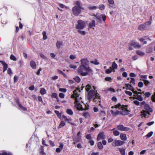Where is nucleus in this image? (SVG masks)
Returning <instances> with one entry per match:
<instances>
[{
  "label": "nucleus",
  "mask_w": 155,
  "mask_h": 155,
  "mask_svg": "<svg viewBox=\"0 0 155 155\" xmlns=\"http://www.w3.org/2000/svg\"><path fill=\"white\" fill-rule=\"evenodd\" d=\"M77 22L78 24L76 26V28L77 29H83L86 26L85 23L82 20H79Z\"/></svg>",
  "instance_id": "nucleus-6"
},
{
  "label": "nucleus",
  "mask_w": 155,
  "mask_h": 155,
  "mask_svg": "<svg viewBox=\"0 0 155 155\" xmlns=\"http://www.w3.org/2000/svg\"><path fill=\"white\" fill-rule=\"evenodd\" d=\"M0 62L3 65V72H5L7 69L8 65L5 61H0Z\"/></svg>",
  "instance_id": "nucleus-11"
},
{
  "label": "nucleus",
  "mask_w": 155,
  "mask_h": 155,
  "mask_svg": "<svg viewBox=\"0 0 155 155\" xmlns=\"http://www.w3.org/2000/svg\"><path fill=\"white\" fill-rule=\"evenodd\" d=\"M151 24V22L150 21H148L147 22H146L144 24H143L144 25H145V27L146 28V29L148 28H149Z\"/></svg>",
  "instance_id": "nucleus-27"
},
{
  "label": "nucleus",
  "mask_w": 155,
  "mask_h": 155,
  "mask_svg": "<svg viewBox=\"0 0 155 155\" xmlns=\"http://www.w3.org/2000/svg\"><path fill=\"white\" fill-rule=\"evenodd\" d=\"M95 95V91L93 90H91L88 93V95L87 97L88 99L90 100L92 98H94V101H96L94 98Z\"/></svg>",
  "instance_id": "nucleus-9"
},
{
  "label": "nucleus",
  "mask_w": 155,
  "mask_h": 155,
  "mask_svg": "<svg viewBox=\"0 0 155 155\" xmlns=\"http://www.w3.org/2000/svg\"><path fill=\"white\" fill-rule=\"evenodd\" d=\"M60 91L64 93H65L67 91V90L65 88H60L59 89Z\"/></svg>",
  "instance_id": "nucleus-54"
},
{
  "label": "nucleus",
  "mask_w": 155,
  "mask_h": 155,
  "mask_svg": "<svg viewBox=\"0 0 155 155\" xmlns=\"http://www.w3.org/2000/svg\"><path fill=\"white\" fill-rule=\"evenodd\" d=\"M137 54L140 56H143L144 55L145 53L143 52L142 51L140 50H137L136 51Z\"/></svg>",
  "instance_id": "nucleus-24"
},
{
  "label": "nucleus",
  "mask_w": 155,
  "mask_h": 155,
  "mask_svg": "<svg viewBox=\"0 0 155 155\" xmlns=\"http://www.w3.org/2000/svg\"><path fill=\"white\" fill-rule=\"evenodd\" d=\"M125 92L126 94L129 95V96H131L132 95V93L131 92L125 91Z\"/></svg>",
  "instance_id": "nucleus-55"
},
{
  "label": "nucleus",
  "mask_w": 155,
  "mask_h": 155,
  "mask_svg": "<svg viewBox=\"0 0 155 155\" xmlns=\"http://www.w3.org/2000/svg\"><path fill=\"white\" fill-rule=\"evenodd\" d=\"M97 8V7L96 6H90L88 7V8L90 10H95Z\"/></svg>",
  "instance_id": "nucleus-33"
},
{
  "label": "nucleus",
  "mask_w": 155,
  "mask_h": 155,
  "mask_svg": "<svg viewBox=\"0 0 155 155\" xmlns=\"http://www.w3.org/2000/svg\"><path fill=\"white\" fill-rule=\"evenodd\" d=\"M51 97L52 98H55L56 99H58V94L56 93H52Z\"/></svg>",
  "instance_id": "nucleus-31"
},
{
  "label": "nucleus",
  "mask_w": 155,
  "mask_h": 155,
  "mask_svg": "<svg viewBox=\"0 0 155 155\" xmlns=\"http://www.w3.org/2000/svg\"><path fill=\"white\" fill-rule=\"evenodd\" d=\"M40 92L41 95H44L46 94V91L44 88H41L40 90Z\"/></svg>",
  "instance_id": "nucleus-28"
},
{
  "label": "nucleus",
  "mask_w": 155,
  "mask_h": 155,
  "mask_svg": "<svg viewBox=\"0 0 155 155\" xmlns=\"http://www.w3.org/2000/svg\"><path fill=\"white\" fill-rule=\"evenodd\" d=\"M84 116L86 118H88L90 115L89 113L87 112H84L83 113Z\"/></svg>",
  "instance_id": "nucleus-35"
},
{
  "label": "nucleus",
  "mask_w": 155,
  "mask_h": 155,
  "mask_svg": "<svg viewBox=\"0 0 155 155\" xmlns=\"http://www.w3.org/2000/svg\"><path fill=\"white\" fill-rule=\"evenodd\" d=\"M56 46L58 49L61 48L63 46V42L61 41H58L56 44Z\"/></svg>",
  "instance_id": "nucleus-15"
},
{
  "label": "nucleus",
  "mask_w": 155,
  "mask_h": 155,
  "mask_svg": "<svg viewBox=\"0 0 155 155\" xmlns=\"http://www.w3.org/2000/svg\"><path fill=\"white\" fill-rule=\"evenodd\" d=\"M30 65L31 67L32 68V69H36V64L35 62L34 61H31L30 62Z\"/></svg>",
  "instance_id": "nucleus-14"
},
{
  "label": "nucleus",
  "mask_w": 155,
  "mask_h": 155,
  "mask_svg": "<svg viewBox=\"0 0 155 155\" xmlns=\"http://www.w3.org/2000/svg\"><path fill=\"white\" fill-rule=\"evenodd\" d=\"M105 113L104 111L102 110L101 111L100 114V115L101 116H105Z\"/></svg>",
  "instance_id": "nucleus-61"
},
{
  "label": "nucleus",
  "mask_w": 155,
  "mask_h": 155,
  "mask_svg": "<svg viewBox=\"0 0 155 155\" xmlns=\"http://www.w3.org/2000/svg\"><path fill=\"white\" fill-rule=\"evenodd\" d=\"M152 99L153 101H155V93L152 96Z\"/></svg>",
  "instance_id": "nucleus-64"
},
{
  "label": "nucleus",
  "mask_w": 155,
  "mask_h": 155,
  "mask_svg": "<svg viewBox=\"0 0 155 155\" xmlns=\"http://www.w3.org/2000/svg\"><path fill=\"white\" fill-rule=\"evenodd\" d=\"M130 83L133 84H135V80L134 78H131Z\"/></svg>",
  "instance_id": "nucleus-60"
},
{
  "label": "nucleus",
  "mask_w": 155,
  "mask_h": 155,
  "mask_svg": "<svg viewBox=\"0 0 155 155\" xmlns=\"http://www.w3.org/2000/svg\"><path fill=\"white\" fill-rule=\"evenodd\" d=\"M69 67L70 68H72L74 70H75L77 68V66L71 64L69 65Z\"/></svg>",
  "instance_id": "nucleus-40"
},
{
  "label": "nucleus",
  "mask_w": 155,
  "mask_h": 155,
  "mask_svg": "<svg viewBox=\"0 0 155 155\" xmlns=\"http://www.w3.org/2000/svg\"><path fill=\"white\" fill-rule=\"evenodd\" d=\"M142 80L144 81L145 85L146 86H147L150 83V82L148 81L145 79H143Z\"/></svg>",
  "instance_id": "nucleus-46"
},
{
  "label": "nucleus",
  "mask_w": 155,
  "mask_h": 155,
  "mask_svg": "<svg viewBox=\"0 0 155 155\" xmlns=\"http://www.w3.org/2000/svg\"><path fill=\"white\" fill-rule=\"evenodd\" d=\"M69 58L71 60H74L76 58V56L74 54H71L69 56Z\"/></svg>",
  "instance_id": "nucleus-44"
},
{
  "label": "nucleus",
  "mask_w": 155,
  "mask_h": 155,
  "mask_svg": "<svg viewBox=\"0 0 155 155\" xmlns=\"http://www.w3.org/2000/svg\"><path fill=\"white\" fill-rule=\"evenodd\" d=\"M54 112L59 118H61V114L58 111L55 110L54 111Z\"/></svg>",
  "instance_id": "nucleus-50"
},
{
  "label": "nucleus",
  "mask_w": 155,
  "mask_h": 155,
  "mask_svg": "<svg viewBox=\"0 0 155 155\" xmlns=\"http://www.w3.org/2000/svg\"><path fill=\"white\" fill-rule=\"evenodd\" d=\"M61 119L64 120L65 121L68 122V123H70V121H71V119L68 118L67 117L64 115H63L62 116Z\"/></svg>",
  "instance_id": "nucleus-18"
},
{
  "label": "nucleus",
  "mask_w": 155,
  "mask_h": 155,
  "mask_svg": "<svg viewBox=\"0 0 155 155\" xmlns=\"http://www.w3.org/2000/svg\"><path fill=\"white\" fill-rule=\"evenodd\" d=\"M138 57L137 55L134 56L132 57V59L134 60H136L138 59Z\"/></svg>",
  "instance_id": "nucleus-62"
},
{
  "label": "nucleus",
  "mask_w": 155,
  "mask_h": 155,
  "mask_svg": "<svg viewBox=\"0 0 155 155\" xmlns=\"http://www.w3.org/2000/svg\"><path fill=\"white\" fill-rule=\"evenodd\" d=\"M7 72L10 75H11L12 74V71L11 69L10 68H8V69Z\"/></svg>",
  "instance_id": "nucleus-52"
},
{
  "label": "nucleus",
  "mask_w": 155,
  "mask_h": 155,
  "mask_svg": "<svg viewBox=\"0 0 155 155\" xmlns=\"http://www.w3.org/2000/svg\"><path fill=\"white\" fill-rule=\"evenodd\" d=\"M134 103L136 104V105L138 106L139 105L140 103L139 102L137 101H134Z\"/></svg>",
  "instance_id": "nucleus-63"
},
{
  "label": "nucleus",
  "mask_w": 155,
  "mask_h": 155,
  "mask_svg": "<svg viewBox=\"0 0 155 155\" xmlns=\"http://www.w3.org/2000/svg\"><path fill=\"white\" fill-rule=\"evenodd\" d=\"M120 139L123 140L125 141L127 140L126 135L125 134L121 133L120 135Z\"/></svg>",
  "instance_id": "nucleus-16"
},
{
  "label": "nucleus",
  "mask_w": 155,
  "mask_h": 155,
  "mask_svg": "<svg viewBox=\"0 0 155 155\" xmlns=\"http://www.w3.org/2000/svg\"><path fill=\"white\" fill-rule=\"evenodd\" d=\"M90 63L91 64H93L96 65H98L99 64V63L97 61V59H95L93 61H91Z\"/></svg>",
  "instance_id": "nucleus-30"
},
{
  "label": "nucleus",
  "mask_w": 155,
  "mask_h": 155,
  "mask_svg": "<svg viewBox=\"0 0 155 155\" xmlns=\"http://www.w3.org/2000/svg\"><path fill=\"white\" fill-rule=\"evenodd\" d=\"M42 35L43 36V39L44 40H46L47 39V36L46 35V32L45 31H44L42 32Z\"/></svg>",
  "instance_id": "nucleus-29"
},
{
  "label": "nucleus",
  "mask_w": 155,
  "mask_h": 155,
  "mask_svg": "<svg viewBox=\"0 0 155 155\" xmlns=\"http://www.w3.org/2000/svg\"><path fill=\"white\" fill-rule=\"evenodd\" d=\"M113 71L112 68L110 67L108 69H107L105 71V73L107 74L110 73Z\"/></svg>",
  "instance_id": "nucleus-26"
},
{
  "label": "nucleus",
  "mask_w": 155,
  "mask_h": 155,
  "mask_svg": "<svg viewBox=\"0 0 155 155\" xmlns=\"http://www.w3.org/2000/svg\"><path fill=\"white\" fill-rule=\"evenodd\" d=\"M153 134V132H150L147 134L146 135V137L149 138Z\"/></svg>",
  "instance_id": "nucleus-49"
},
{
  "label": "nucleus",
  "mask_w": 155,
  "mask_h": 155,
  "mask_svg": "<svg viewBox=\"0 0 155 155\" xmlns=\"http://www.w3.org/2000/svg\"><path fill=\"white\" fill-rule=\"evenodd\" d=\"M144 109L145 110H143L141 112V115L145 117H148L150 115V112H152V109L150 107L149 105L147 104L145 105Z\"/></svg>",
  "instance_id": "nucleus-5"
},
{
  "label": "nucleus",
  "mask_w": 155,
  "mask_h": 155,
  "mask_svg": "<svg viewBox=\"0 0 155 155\" xmlns=\"http://www.w3.org/2000/svg\"><path fill=\"white\" fill-rule=\"evenodd\" d=\"M124 127L123 125H118L117 127V129L120 131H124Z\"/></svg>",
  "instance_id": "nucleus-22"
},
{
  "label": "nucleus",
  "mask_w": 155,
  "mask_h": 155,
  "mask_svg": "<svg viewBox=\"0 0 155 155\" xmlns=\"http://www.w3.org/2000/svg\"><path fill=\"white\" fill-rule=\"evenodd\" d=\"M40 57L42 59H45L46 58L45 56L42 53H40Z\"/></svg>",
  "instance_id": "nucleus-51"
},
{
  "label": "nucleus",
  "mask_w": 155,
  "mask_h": 155,
  "mask_svg": "<svg viewBox=\"0 0 155 155\" xmlns=\"http://www.w3.org/2000/svg\"><path fill=\"white\" fill-rule=\"evenodd\" d=\"M81 90L78 88L75 89L73 91V94L71 96V98L75 99L74 105L77 110H85L88 109L89 105L87 104H84V107L80 104V102H83L82 98L80 96V93Z\"/></svg>",
  "instance_id": "nucleus-2"
},
{
  "label": "nucleus",
  "mask_w": 155,
  "mask_h": 155,
  "mask_svg": "<svg viewBox=\"0 0 155 155\" xmlns=\"http://www.w3.org/2000/svg\"><path fill=\"white\" fill-rule=\"evenodd\" d=\"M141 45L139 43L136 42L134 48H140L141 47Z\"/></svg>",
  "instance_id": "nucleus-45"
},
{
  "label": "nucleus",
  "mask_w": 155,
  "mask_h": 155,
  "mask_svg": "<svg viewBox=\"0 0 155 155\" xmlns=\"http://www.w3.org/2000/svg\"><path fill=\"white\" fill-rule=\"evenodd\" d=\"M18 106L20 108V109L22 110H26V109L23 107L21 104H18Z\"/></svg>",
  "instance_id": "nucleus-41"
},
{
  "label": "nucleus",
  "mask_w": 155,
  "mask_h": 155,
  "mask_svg": "<svg viewBox=\"0 0 155 155\" xmlns=\"http://www.w3.org/2000/svg\"><path fill=\"white\" fill-rule=\"evenodd\" d=\"M10 59L14 61H16L17 59L15 57L13 54H11L10 56Z\"/></svg>",
  "instance_id": "nucleus-38"
},
{
  "label": "nucleus",
  "mask_w": 155,
  "mask_h": 155,
  "mask_svg": "<svg viewBox=\"0 0 155 155\" xmlns=\"http://www.w3.org/2000/svg\"><path fill=\"white\" fill-rule=\"evenodd\" d=\"M80 62L81 64L77 69L80 75L84 76L92 74L93 70L89 64V61L87 58L81 59Z\"/></svg>",
  "instance_id": "nucleus-1"
},
{
  "label": "nucleus",
  "mask_w": 155,
  "mask_h": 155,
  "mask_svg": "<svg viewBox=\"0 0 155 155\" xmlns=\"http://www.w3.org/2000/svg\"><path fill=\"white\" fill-rule=\"evenodd\" d=\"M59 144L60 145L59 147L57 148L56 150V151L57 153L60 152L62 150L64 146L63 143H60Z\"/></svg>",
  "instance_id": "nucleus-13"
},
{
  "label": "nucleus",
  "mask_w": 155,
  "mask_h": 155,
  "mask_svg": "<svg viewBox=\"0 0 155 155\" xmlns=\"http://www.w3.org/2000/svg\"><path fill=\"white\" fill-rule=\"evenodd\" d=\"M95 21L94 20H93L91 22L89 23V28H92L93 29H94L93 27L95 26Z\"/></svg>",
  "instance_id": "nucleus-12"
},
{
  "label": "nucleus",
  "mask_w": 155,
  "mask_h": 155,
  "mask_svg": "<svg viewBox=\"0 0 155 155\" xmlns=\"http://www.w3.org/2000/svg\"><path fill=\"white\" fill-rule=\"evenodd\" d=\"M64 94L62 93H60L59 94V96L61 98H64Z\"/></svg>",
  "instance_id": "nucleus-56"
},
{
  "label": "nucleus",
  "mask_w": 155,
  "mask_h": 155,
  "mask_svg": "<svg viewBox=\"0 0 155 155\" xmlns=\"http://www.w3.org/2000/svg\"><path fill=\"white\" fill-rule=\"evenodd\" d=\"M65 123L64 122V121H61V122L60 125L59 126V128H61L64 127L65 125Z\"/></svg>",
  "instance_id": "nucleus-32"
},
{
  "label": "nucleus",
  "mask_w": 155,
  "mask_h": 155,
  "mask_svg": "<svg viewBox=\"0 0 155 155\" xmlns=\"http://www.w3.org/2000/svg\"><path fill=\"white\" fill-rule=\"evenodd\" d=\"M105 138V136L104 135V133L103 132H101L98 134L97 138V140L98 141L104 139Z\"/></svg>",
  "instance_id": "nucleus-10"
},
{
  "label": "nucleus",
  "mask_w": 155,
  "mask_h": 155,
  "mask_svg": "<svg viewBox=\"0 0 155 155\" xmlns=\"http://www.w3.org/2000/svg\"><path fill=\"white\" fill-rule=\"evenodd\" d=\"M97 146L100 149H102L103 148V146L101 142H98L97 143Z\"/></svg>",
  "instance_id": "nucleus-34"
},
{
  "label": "nucleus",
  "mask_w": 155,
  "mask_h": 155,
  "mask_svg": "<svg viewBox=\"0 0 155 155\" xmlns=\"http://www.w3.org/2000/svg\"><path fill=\"white\" fill-rule=\"evenodd\" d=\"M125 87H126V89H129V88L132 87H133L132 86L131 84H125Z\"/></svg>",
  "instance_id": "nucleus-43"
},
{
  "label": "nucleus",
  "mask_w": 155,
  "mask_h": 155,
  "mask_svg": "<svg viewBox=\"0 0 155 155\" xmlns=\"http://www.w3.org/2000/svg\"><path fill=\"white\" fill-rule=\"evenodd\" d=\"M112 68L113 69V71L114 72L115 71L114 70V69H116L117 68V64L115 63V62H113L112 63Z\"/></svg>",
  "instance_id": "nucleus-21"
},
{
  "label": "nucleus",
  "mask_w": 155,
  "mask_h": 155,
  "mask_svg": "<svg viewBox=\"0 0 155 155\" xmlns=\"http://www.w3.org/2000/svg\"><path fill=\"white\" fill-rule=\"evenodd\" d=\"M145 26L143 24L140 25L138 26V29L140 31L146 29Z\"/></svg>",
  "instance_id": "nucleus-20"
},
{
  "label": "nucleus",
  "mask_w": 155,
  "mask_h": 155,
  "mask_svg": "<svg viewBox=\"0 0 155 155\" xmlns=\"http://www.w3.org/2000/svg\"><path fill=\"white\" fill-rule=\"evenodd\" d=\"M129 90L132 91L135 94H142V93H140L137 92L136 91H135L133 87H131L130 88H129Z\"/></svg>",
  "instance_id": "nucleus-23"
},
{
  "label": "nucleus",
  "mask_w": 155,
  "mask_h": 155,
  "mask_svg": "<svg viewBox=\"0 0 155 155\" xmlns=\"http://www.w3.org/2000/svg\"><path fill=\"white\" fill-rule=\"evenodd\" d=\"M86 138L87 139L90 140L91 138V135L90 134H87L86 136Z\"/></svg>",
  "instance_id": "nucleus-59"
},
{
  "label": "nucleus",
  "mask_w": 155,
  "mask_h": 155,
  "mask_svg": "<svg viewBox=\"0 0 155 155\" xmlns=\"http://www.w3.org/2000/svg\"><path fill=\"white\" fill-rule=\"evenodd\" d=\"M125 142L122 141L120 140H114L113 142L111 143V145L112 146L118 147L121 146Z\"/></svg>",
  "instance_id": "nucleus-8"
},
{
  "label": "nucleus",
  "mask_w": 155,
  "mask_h": 155,
  "mask_svg": "<svg viewBox=\"0 0 155 155\" xmlns=\"http://www.w3.org/2000/svg\"><path fill=\"white\" fill-rule=\"evenodd\" d=\"M114 140L112 138L110 137L108 139V143H110L113 142Z\"/></svg>",
  "instance_id": "nucleus-57"
},
{
  "label": "nucleus",
  "mask_w": 155,
  "mask_h": 155,
  "mask_svg": "<svg viewBox=\"0 0 155 155\" xmlns=\"http://www.w3.org/2000/svg\"><path fill=\"white\" fill-rule=\"evenodd\" d=\"M108 1L110 4V6L111 7H112V6H111V5H113L114 4V2L113 0H108Z\"/></svg>",
  "instance_id": "nucleus-48"
},
{
  "label": "nucleus",
  "mask_w": 155,
  "mask_h": 155,
  "mask_svg": "<svg viewBox=\"0 0 155 155\" xmlns=\"http://www.w3.org/2000/svg\"><path fill=\"white\" fill-rule=\"evenodd\" d=\"M118 150L119 151L120 154L121 155H125V149L123 148H119Z\"/></svg>",
  "instance_id": "nucleus-19"
},
{
  "label": "nucleus",
  "mask_w": 155,
  "mask_h": 155,
  "mask_svg": "<svg viewBox=\"0 0 155 155\" xmlns=\"http://www.w3.org/2000/svg\"><path fill=\"white\" fill-rule=\"evenodd\" d=\"M138 85L139 87H141L143 86V84L142 82L140 81L138 83Z\"/></svg>",
  "instance_id": "nucleus-58"
},
{
  "label": "nucleus",
  "mask_w": 155,
  "mask_h": 155,
  "mask_svg": "<svg viewBox=\"0 0 155 155\" xmlns=\"http://www.w3.org/2000/svg\"><path fill=\"white\" fill-rule=\"evenodd\" d=\"M134 96L135 97L134 99H137L140 101H142L143 100V97L140 95H134Z\"/></svg>",
  "instance_id": "nucleus-17"
},
{
  "label": "nucleus",
  "mask_w": 155,
  "mask_h": 155,
  "mask_svg": "<svg viewBox=\"0 0 155 155\" xmlns=\"http://www.w3.org/2000/svg\"><path fill=\"white\" fill-rule=\"evenodd\" d=\"M136 42H135L134 41H132L130 42V43L129 45H130L131 46H134V47H135V44H136Z\"/></svg>",
  "instance_id": "nucleus-47"
},
{
  "label": "nucleus",
  "mask_w": 155,
  "mask_h": 155,
  "mask_svg": "<svg viewBox=\"0 0 155 155\" xmlns=\"http://www.w3.org/2000/svg\"><path fill=\"white\" fill-rule=\"evenodd\" d=\"M74 6L72 9L73 14L77 16L81 13L82 10H84L83 8L81 5V2L79 1H77L74 4Z\"/></svg>",
  "instance_id": "nucleus-4"
},
{
  "label": "nucleus",
  "mask_w": 155,
  "mask_h": 155,
  "mask_svg": "<svg viewBox=\"0 0 155 155\" xmlns=\"http://www.w3.org/2000/svg\"><path fill=\"white\" fill-rule=\"evenodd\" d=\"M78 32L80 34L82 35H84L86 34V32L84 31H81L80 30H78Z\"/></svg>",
  "instance_id": "nucleus-36"
},
{
  "label": "nucleus",
  "mask_w": 155,
  "mask_h": 155,
  "mask_svg": "<svg viewBox=\"0 0 155 155\" xmlns=\"http://www.w3.org/2000/svg\"><path fill=\"white\" fill-rule=\"evenodd\" d=\"M66 113L68 114L72 115L73 114V112L72 110L71 109H68L66 110Z\"/></svg>",
  "instance_id": "nucleus-25"
},
{
  "label": "nucleus",
  "mask_w": 155,
  "mask_h": 155,
  "mask_svg": "<svg viewBox=\"0 0 155 155\" xmlns=\"http://www.w3.org/2000/svg\"><path fill=\"white\" fill-rule=\"evenodd\" d=\"M113 133L114 135L115 136H118L120 134L119 132L116 130H114Z\"/></svg>",
  "instance_id": "nucleus-39"
},
{
  "label": "nucleus",
  "mask_w": 155,
  "mask_h": 155,
  "mask_svg": "<svg viewBox=\"0 0 155 155\" xmlns=\"http://www.w3.org/2000/svg\"><path fill=\"white\" fill-rule=\"evenodd\" d=\"M105 8V6L104 5H100L99 7V8L101 10H104Z\"/></svg>",
  "instance_id": "nucleus-53"
},
{
  "label": "nucleus",
  "mask_w": 155,
  "mask_h": 155,
  "mask_svg": "<svg viewBox=\"0 0 155 155\" xmlns=\"http://www.w3.org/2000/svg\"><path fill=\"white\" fill-rule=\"evenodd\" d=\"M128 105H121L120 104L112 106V110H110V112L114 116H116L119 114L126 115L129 114L130 110L127 109Z\"/></svg>",
  "instance_id": "nucleus-3"
},
{
  "label": "nucleus",
  "mask_w": 155,
  "mask_h": 155,
  "mask_svg": "<svg viewBox=\"0 0 155 155\" xmlns=\"http://www.w3.org/2000/svg\"><path fill=\"white\" fill-rule=\"evenodd\" d=\"M93 16H94L97 20L100 21H101L102 18L103 21H105L106 18V17L105 15L99 13H97L96 14H94Z\"/></svg>",
  "instance_id": "nucleus-7"
},
{
  "label": "nucleus",
  "mask_w": 155,
  "mask_h": 155,
  "mask_svg": "<svg viewBox=\"0 0 155 155\" xmlns=\"http://www.w3.org/2000/svg\"><path fill=\"white\" fill-rule=\"evenodd\" d=\"M91 86L88 84L86 86L85 89L87 91H88L91 88Z\"/></svg>",
  "instance_id": "nucleus-42"
},
{
  "label": "nucleus",
  "mask_w": 155,
  "mask_h": 155,
  "mask_svg": "<svg viewBox=\"0 0 155 155\" xmlns=\"http://www.w3.org/2000/svg\"><path fill=\"white\" fill-rule=\"evenodd\" d=\"M74 80L77 82L79 83L81 81V79L78 76H77L74 78Z\"/></svg>",
  "instance_id": "nucleus-37"
}]
</instances>
